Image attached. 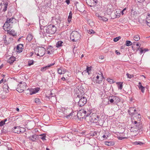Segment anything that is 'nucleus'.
Instances as JSON below:
<instances>
[{
  "instance_id": "2eb2a0df",
  "label": "nucleus",
  "mask_w": 150,
  "mask_h": 150,
  "mask_svg": "<svg viewBox=\"0 0 150 150\" xmlns=\"http://www.w3.org/2000/svg\"><path fill=\"white\" fill-rule=\"evenodd\" d=\"M13 40V38L11 37H7L6 39L5 40V42H4V43L5 45H6L12 42Z\"/></svg>"
},
{
  "instance_id": "a18cd8bd",
  "label": "nucleus",
  "mask_w": 150,
  "mask_h": 150,
  "mask_svg": "<svg viewBox=\"0 0 150 150\" xmlns=\"http://www.w3.org/2000/svg\"><path fill=\"white\" fill-rule=\"evenodd\" d=\"M5 127H4L1 130V133H6L7 132V131L6 130Z\"/></svg>"
},
{
  "instance_id": "8fccbe9b",
  "label": "nucleus",
  "mask_w": 150,
  "mask_h": 150,
  "mask_svg": "<svg viewBox=\"0 0 150 150\" xmlns=\"http://www.w3.org/2000/svg\"><path fill=\"white\" fill-rule=\"evenodd\" d=\"M127 78L130 79L133 77V75L129 74L128 73H127Z\"/></svg>"
},
{
  "instance_id": "f03ea898",
  "label": "nucleus",
  "mask_w": 150,
  "mask_h": 150,
  "mask_svg": "<svg viewBox=\"0 0 150 150\" xmlns=\"http://www.w3.org/2000/svg\"><path fill=\"white\" fill-rule=\"evenodd\" d=\"M80 34L77 31H74L72 32L70 35L71 40L73 42H76L79 40L81 37Z\"/></svg>"
},
{
  "instance_id": "680f3d73",
  "label": "nucleus",
  "mask_w": 150,
  "mask_h": 150,
  "mask_svg": "<svg viewBox=\"0 0 150 150\" xmlns=\"http://www.w3.org/2000/svg\"><path fill=\"white\" fill-rule=\"evenodd\" d=\"M115 52L116 53V54L117 55H119L120 54V53L117 50H115Z\"/></svg>"
},
{
  "instance_id": "49530a36",
  "label": "nucleus",
  "mask_w": 150,
  "mask_h": 150,
  "mask_svg": "<svg viewBox=\"0 0 150 150\" xmlns=\"http://www.w3.org/2000/svg\"><path fill=\"white\" fill-rule=\"evenodd\" d=\"M81 7H83V8H79V11L81 12H83L85 10H84V6L83 5H81Z\"/></svg>"
},
{
  "instance_id": "b1692460",
  "label": "nucleus",
  "mask_w": 150,
  "mask_h": 150,
  "mask_svg": "<svg viewBox=\"0 0 150 150\" xmlns=\"http://www.w3.org/2000/svg\"><path fill=\"white\" fill-rule=\"evenodd\" d=\"M66 72V70H64L62 68H59L58 70V73L60 74H64Z\"/></svg>"
},
{
  "instance_id": "e2e57ef3",
  "label": "nucleus",
  "mask_w": 150,
  "mask_h": 150,
  "mask_svg": "<svg viewBox=\"0 0 150 150\" xmlns=\"http://www.w3.org/2000/svg\"><path fill=\"white\" fill-rule=\"evenodd\" d=\"M139 3H142L145 0H136Z\"/></svg>"
},
{
  "instance_id": "f704fd0d",
  "label": "nucleus",
  "mask_w": 150,
  "mask_h": 150,
  "mask_svg": "<svg viewBox=\"0 0 150 150\" xmlns=\"http://www.w3.org/2000/svg\"><path fill=\"white\" fill-rule=\"evenodd\" d=\"M7 119H5L0 122V126H2L5 124V122L6 121Z\"/></svg>"
},
{
  "instance_id": "20e7f679",
  "label": "nucleus",
  "mask_w": 150,
  "mask_h": 150,
  "mask_svg": "<svg viewBox=\"0 0 150 150\" xmlns=\"http://www.w3.org/2000/svg\"><path fill=\"white\" fill-rule=\"evenodd\" d=\"M84 93H81V95H77V97L79 98V100L78 102V105L80 107H82L84 106L86 103L87 99L86 98L84 97H82V94H83Z\"/></svg>"
},
{
  "instance_id": "69168bd1",
  "label": "nucleus",
  "mask_w": 150,
  "mask_h": 150,
  "mask_svg": "<svg viewBox=\"0 0 150 150\" xmlns=\"http://www.w3.org/2000/svg\"><path fill=\"white\" fill-rule=\"evenodd\" d=\"M65 2L67 4H69L70 3V0H66Z\"/></svg>"
},
{
  "instance_id": "3c124183",
  "label": "nucleus",
  "mask_w": 150,
  "mask_h": 150,
  "mask_svg": "<svg viewBox=\"0 0 150 150\" xmlns=\"http://www.w3.org/2000/svg\"><path fill=\"white\" fill-rule=\"evenodd\" d=\"M72 13L71 11H70L69 13V15L68 16V18H72Z\"/></svg>"
},
{
  "instance_id": "a211bd4d",
  "label": "nucleus",
  "mask_w": 150,
  "mask_h": 150,
  "mask_svg": "<svg viewBox=\"0 0 150 150\" xmlns=\"http://www.w3.org/2000/svg\"><path fill=\"white\" fill-rule=\"evenodd\" d=\"M54 64V63L52 64L49 65H47L45 67H41L40 69L41 71H45L47 69L49 68L50 67L53 65Z\"/></svg>"
},
{
  "instance_id": "72a5a7b5",
  "label": "nucleus",
  "mask_w": 150,
  "mask_h": 150,
  "mask_svg": "<svg viewBox=\"0 0 150 150\" xmlns=\"http://www.w3.org/2000/svg\"><path fill=\"white\" fill-rule=\"evenodd\" d=\"M134 39L135 41H138L140 39V37L138 35H136L134 36Z\"/></svg>"
},
{
  "instance_id": "9b49d317",
  "label": "nucleus",
  "mask_w": 150,
  "mask_h": 150,
  "mask_svg": "<svg viewBox=\"0 0 150 150\" xmlns=\"http://www.w3.org/2000/svg\"><path fill=\"white\" fill-rule=\"evenodd\" d=\"M136 109L134 107H131L129 108L128 110V112L129 113L130 115L132 116H133L134 115L137 113L136 112Z\"/></svg>"
},
{
  "instance_id": "a878e982",
  "label": "nucleus",
  "mask_w": 150,
  "mask_h": 150,
  "mask_svg": "<svg viewBox=\"0 0 150 150\" xmlns=\"http://www.w3.org/2000/svg\"><path fill=\"white\" fill-rule=\"evenodd\" d=\"M9 30L8 33L10 35H12L13 36H15L16 35V33L14 30H12L10 31Z\"/></svg>"
},
{
  "instance_id": "09e8293b",
  "label": "nucleus",
  "mask_w": 150,
  "mask_h": 150,
  "mask_svg": "<svg viewBox=\"0 0 150 150\" xmlns=\"http://www.w3.org/2000/svg\"><path fill=\"white\" fill-rule=\"evenodd\" d=\"M33 64V60L29 61L28 62V65L29 66Z\"/></svg>"
},
{
  "instance_id": "7ed1b4c3",
  "label": "nucleus",
  "mask_w": 150,
  "mask_h": 150,
  "mask_svg": "<svg viewBox=\"0 0 150 150\" xmlns=\"http://www.w3.org/2000/svg\"><path fill=\"white\" fill-rule=\"evenodd\" d=\"M56 28L54 25H49L46 27V32L50 34H54L56 31Z\"/></svg>"
},
{
  "instance_id": "423d86ee",
  "label": "nucleus",
  "mask_w": 150,
  "mask_h": 150,
  "mask_svg": "<svg viewBox=\"0 0 150 150\" xmlns=\"http://www.w3.org/2000/svg\"><path fill=\"white\" fill-rule=\"evenodd\" d=\"M26 84L25 82H21L18 85L16 90L19 92H22L26 89Z\"/></svg>"
},
{
  "instance_id": "6e6552de",
  "label": "nucleus",
  "mask_w": 150,
  "mask_h": 150,
  "mask_svg": "<svg viewBox=\"0 0 150 150\" xmlns=\"http://www.w3.org/2000/svg\"><path fill=\"white\" fill-rule=\"evenodd\" d=\"M100 73V74H98L100 75V77H101V78H100L99 76L98 75L96 77V79L94 78L93 79V81H94L95 80L96 83L98 84L100 83L102 81V78H104L103 73L101 72Z\"/></svg>"
},
{
  "instance_id": "4c0bfd02",
  "label": "nucleus",
  "mask_w": 150,
  "mask_h": 150,
  "mask_svg": "<svg viewBox=\"0 0 150 150\" xmlns=\"http://www.w3.org/2000/svg\"><path fill=\"white\" fill-rule=\"evenodd\" d=\"M25 131V129L21 127H19V133L20 132L23 133Z\"/></svg>"
},
{
  "instance_id": "9d476101",
  "label": "nucleus",
  "mask_w": 150,
  "mask_h": 150,
  "mask_svg": "<svg viewBox=\"0 0 150 150\" xmlns=\"http://www.w3.org/2000/svg\"><path fill=\"white\" fill-rule=\"evenodd\" d=\"M12 25L11 24H10L8 22H7V20H6L3 26L4 29L5 30L8 31H9V30H10V28L12 27Z\"/></svg>"
},
{
  "instance_id": "393cba45",
  "label": "nucleus",
  "mask_w": 150,
  "mask_h": 150,
  "mask_svg": "<svg viewBox=\"0 0 150 150\" xmlns=\"http://www.w3.org/2000/svg\"><path fill=\"white\" fill-rule=\"evenodd\" d=\"M143 23L144 24H146L148 26L150 27V20L148 19V18H146V20H144Z\"/></svg>"
},
{
  "instance_id": "5fc2aeb1",
  "label": "nucleus",
  "mask_w": 150,
  "mask_h": 150,
  "mask_svg": "<svg viewBox=\"0 0 150 150\" xmlns=\"http://www.w3.org/2000/svg\"><path fill=\"white\" fill-rule=\"evenodd\" d=\"M107 81L110 83H112L113 82V80L110 79H108Z\"/></svg>"
},
{
  "instance_id": "412c9836",
  "label": "nucleus",
  "mask_w": 150,
  "mask_h": 150,
  "mask_svg": "<svg viewBox=\"0 0 150 150\" xmlns=\"http://www.w3.org/2000/svg\"><path fill=\"white\" fill-rule=\"evenodd\" d=\"M19 127H14L12 129V131L13 132L16 133H19Z\"/></svg>"
},
{
  "instance_id": "bb28decb",
  "label": "nucleus",
  "mask_w": 150,
  "mask_h": 150,
  "mask_svg": "<svg viewBox=\"0 0 150 150\" xmlns=\"http://www.w3.org/2000/svg\"><path fill=\"white\" fill-rule=\"evenodd\" d=\"M105 145L108 146H112L114 144V143L112 142H107L106 141L105 142Z\"/></svg>"
},
{
  "instance_id": "4468645a",
  "label": "nucleus",
  "mask_w": 150,
  "mask_h": 150,
  "mask_svg": "<svg viewBox=\"0 0 150 150\" xmlns=\"http://www.w3.org/2000/svg\"><path fill=\"white\" fill-rule=\"evenodd\" d=\"M39 24L40 28V29L42 30V27H45L46 25V23L43 20H40L39 21Z\"/></svg>"
},
{
  "instance_id": "de8ad7c7",
  "label": "nucleus",
  "mask_w": 150,
  "mask_h": 150,
  "mask_svg": "<svg viewBox=\"0 0 150 150\" xmlns=\"http://www.w3.org/2000/svg\"><path fill=\"white\" fill-rule=\"evenodd\" d=\"M91 67H87L86 69V71L87 73H88V74H89V72L91 71Z\"/></svg>"
},
{
  "instance_id": "f257e3e1",
  "label": "nucleus",
  "mask_w": 150,
  "mask_h": 150,
  "mask_svg": "<svg viewBox=\"0 0 150 150\" xmlns=\"http://www.w3.org/2000/svg\"><path fill=\"white\" fill-rule=\"evenodd\" d=\"M99 116L97 115L95 113H93L91 115L87 117L86 118V120L89 123H99Z\"/></svg>"
},
{
  "instance_id": "774afa93",
  "label": "nucleus",
  "mask_w": 150,
  "mask_h": 150,
  "mask_svg": "<svg viewBox=\"0 0 150 150\" xmlns=\"http://www.w3.org/2000/svg\"><path fill=\"white\" fill-rule=\"evenodd\" d=\"M144 51V50L142 49H142L140 51V54H141L142 53H143Z\"/></svg>"
},
{
  "instance_id": "338daca9",
  "label": "nucleus",
  "mask_w": 150,
  "mask_h": 150,
  "mask_svg": "<svg viewBox=\"0 0 150 150\" xmlns=\"http://www.w3.org/2000/svg\"><path fill=\"white\" fill-rule=\"evenodd\" d=\"M4 87H5V88H6V87H7V89H8V88H9V87L8 86V85L7 84H5L4 85Z\"/></svg>"
},
{
  "instance_id": "cd10ccee",
  "label": "nucleus",
  "mask_w": 150,
  "mask_h": 150,
  "mask_svg": "<svg viewBox=\"0 0 150 150\" xmlns=\"http://www.w3.org/2000/svg\"><path fill=\"white\" fill-rule=\"evenodd\" d=\"M132 144L134 145H139L140 146H142L143 145L144 143L142 142L139 141H137L136 142H132Z\"/></svg>"
},
{
  "instance_id": "0eeeda50",
  "label": "nucleus",
  "mask_w": 150,
  "mask_h": 150,
  "mask_svg": "<svg viewBox=\"0 0 150 150\" xmlns=\"http://www.w3.org/2000/svg\"><path fill=\"white\" fill-rule=\"evenodd\" d=\"M46 50L43 47H40L38 49V53L37 56L40 57L43 56L45 53Z\"/></svg>"
},
{
  "instance_id": "bf43d9fd",
  "label": "nucleus",
  "mask_w": 150,
  "mask_h": 150,
  "mask_svg": "<svg viewBox=\"0 0 150 150\" xmlns=\"http://www.w3.org/2000/svg\"><path fill=\"white\" fill-rule=\"evenodd\" d=\"M71 18H67V24H69L71 22Z\"/></svg>"
},
{
  "instance_id": "ea45409f",
  "label": "nucleus",
  "mask_w": 150,
  "mask_h": 150,
  "mask_svg": "<svg viewBox=\"0 0 150 150\" xmlns=\"http://www.w3.org/2000/svg\"><path fill=\"white\" fill-rule=\"evenodd\" d=\"M121 38V37L120 36L114 38L113 41L115 42H117Z\"/></svg>"
},
{
  "instance_id": "c9c22d12",
  "label": "nucleus",
  "mask_w": 150,
  "mask_h": 150,
  "mask_svg": "<svg viewBox=\"0 0 150 150\" xmlns=\"http://www.w3.org/2000/svg\"><path fill=\"white\" fill-rule=\"evenodd\" d=\"M126 45L127 46H129L131 45L132 44V42L130 41L127 40L126 41Z\"/></svg>"
},
{
  "instance_id": "ddd939ff",
  "label": "nucleus",
  "mask_w": 150,
  "mask_h": 150,
  "mask_svg": "<svg viewBox=\"0 0 150 150\" xmlns=\"http://www.w3.org/2000/svg\"><path fill=\"white\" fill-rule=\"evenodd\" d=\"M7 22H8L10 24H13L16 23L17 20L14 18H8L7 19Z\"/></svg>"
},
{
  "instance_id": "c85d7f7f",
  "label": "nucleus",
  "mask_w": 150,
  "mask_h": 150,
  "mask_svg": "<svg viewBox=\"0 0 150 150\" xmlns=\"http://www.w3.org/2000/svg\"><path fill=\"white\" fill-rule=\"evenodd\" d=\"M63 43V42L62 41H59L57 42L56 44L57 47L59 48L62 46V44Z\"/></svg>"
},
{
  "instance_id": "603ef678",
  "label": "nucleus",
  "mask_w": 150,
  "mask_h": 150,
  "mask_svg": "<svg viewBox=\"0 0 150 150\" xmlns=\"http://www.w3.org/2000/svg\"><path fill=\"white\" fill-rule=\"evenodd\" d=\"M35 102L36 103H38L40 102V99L38 98H35Z\"/></svg>"
},
{
  "instance_id": "c03bdc74",
  "label": "nucleus",
  "mask_w": 150,
  "mask_h": 150,
  "mask_svg": "<svg viewBox=\"0 0 150 150\" xmlns=\"http://www.w3.org/2000/svg\"><path fill=\"white\" fill-rule=\"evenodd\" d=\"M117 138L118 139L120 140H122L125 139H127V138L125 137H118Z\"/></svg>"
},
{
  "instance_id": "7c9ffc66",
  "label": "nucleus",
  "mask_w": 150,
  "mask_h": 150,
  "mask_svg": "<svg viewBox=\"0 0 150 150\" xmlns=\"http://www.w3.org/2000/svg\"><path fill=\"white\" fill-rule=\"evenodd\" d=\"M29 139L30 140H31L33 142L35 141L36 139V136L35 135H33L29 137Z\"/></svg>"
},
{
  "instance_id": "aec40b11",
  "label": "nucleus",
  "mask_w": 150,
  "mask_h": 150,
  "mask_svg": "<svg viewBox=\"0 0 150 150\" xmlns=\"http://www.w3.org/2000/svg\"><path fill=\"white\" fill-rule=\"evenodd\" d=\"M16 60V59L14 57H11L8 58L7 62L9 63L10 64H12Z\"/></svg>"
},
{
  "instance_id": "f8f14e48",
  "label": "nucleus",
  "mask_w": 150,
  "mask_h": 150,
  "mask_svg": "<svg viewBox=\"0 0 150 150\" xmlns=\"http://www.w3.org/2000/svg\"><path fill=\"white\" fill-rule=\"evenodd\" d=\"M71 110L70 109H64V114L67 115L65 117L69 118L70 117L72 114L71 113Z\"/></svg>"
},
{
  "instance_id": "6e6d98bb",
  "label": "nucleus",
  "mask_w": 150,
  "mask_h": 150,
  "mask_svg": "<svg viewBox=\"0 0 150 150\" xmlns=\"http://www.w3.org/2000/svg\"><path fill=\"white\" fill-rule=\"evenodd\" d=\"M6 39L7 38L6 35H4L3 37V40L4 41V42H5V41Z\"/></svg>"
},
{
  "instance_id": "4d7b16f0",
  "label": "nucleus",
  "mask_w": 150,
  "mask_h": 150,
  "mask_svg": "<svg viewBox=\"0 0 150 150\" xmlns=\"http://www.w3.org/2000/svg\"><path fill=\"white\" fill-rule=\"evenodd\" d=\"M50 95L51 96H49L48 97V98L50 99V98H51L52 97H53L55 96V94L52 93V92L50 93Z\"/></svg>"
},
{
  "instance_id": "a19ab883",
  "label": "nucleus",
  "mask_w": 150,
  "mask_h": 150,
  "mask_svg": "<svg viewBox=\"0 0 150 150\" xmlns=\"http://www.w3.org/2000/svg\"><path fill=\"white\" fill-rule=\"evenodd\" d=\"M88 33L91 34H93L95 33V32L92 30H88Z\"/></svg>"
},
{
  "instance_id": "6ab92c4d",
  "label": "nucleus",
  "mask_w": 150,
  "mask_h": 150,
  "mask_svg": "<svg viewBox=\"0 0 150 150\" xmlns=\"http://www.w3.org/2000/svg\"><path fill=\"white\" fill-rule=\"evenodd\" d=\"M112 98H113L115 103H117L120 101V99L118 96H112Z\"/></svg>"
},
{
  "instance_id": "79ce46f5",
  "label": "nucleus",
  "mask_w": 150,
  "mask_h": 150,
  "mask_svg": "<svg viewBox=\"0 0 150 150\" xmlns=\"http://www.w3.org/2000/svg\"><path fill=\"white\" fill-rule=\"evenodd\" d=\"M109 99V100L110 102L111 103H113L114 102V103L113 98H112V96H111V97H110Z\"/></svg>"
},
{
  "instance_id": "864d4df0",
  "label": "nucleus",
  "mask_w": 150,
  "mask_h": 150,
  "mask_svg": "<svg viewBox=\"0 0 150 150\" xmlns=\"http://www.w3.org/2000/svg\"><path fill=\"white\" fill-rule=\"evenodd\" d=\"M126 10V8H125L121 12V13L122 14V15H123L125 14L124 11H125Z\"/></svg>"
},
{
  "instance_id": "c756f323",
  "label": "nucleus",
  "mask_w": 150,
  "mask_h": 150,
  "mask_svg": "<svg viewBox=\"0 0 150 150\" xmlns=\"http://www.w3.org/2000/svg\"><path fill=\"white\" fill-rule=\"evenodd\" d=\"M138 130L136 129L131 132V134L133 136H135L138 134Z\"/></svg>"
},
{
  "instance_id": "2f4dec72",
  "label": "nucleus",
  "mask_w": 150,
  "mask_h": 150,
  "mask_svg": "<svg viewBox=\"0 0 150 150\" xmlns=\"http://www.w3.org/2000/svg\"><path fill=\"white\" fill-rule=\"evenodd\" d=\"M117 86L119 89L121 90L122 88V83L121 82L117 83Z\"/></svg>"
},
{
  "instance_id": "052dcab7",
  "label": "nucleus",
  "mask_w": 150,
  "mask_h": 150,
  "mask_svg": "<svg viewBox=\"0 0 150 150\" xmlns=\"http://www.w3.org/2000/svg\"><path fill=\"white\" fill-rule=\"evenodd\" d=\"M35 93V90H34V89H33V91H31V92L30 93V95H32L33 94H35V93Z\"/></svg>"
},
{
  "instance_id": "58836bf2",
  "label": "nucleus",
  "mask_w": 150,
  "mask_h": 150,
  "mask_svg": "<svg viewBox=\"0 0 150 150\" xmlns=\"http://www.w3.org/2000/svg\"><path fill=\"white\" fill-rule=\"evenodd\" d=\"M40 138L41 139H42L43 141L45 140H46L45 139V135L44 134H41L40 135Z\"/></svg>"
},
{
  "instance_id": "4be33fe9",
  "label": "nucleus",
  "mask_w": 150,
  "mask_h": 150,
  "mask_svg": "<svg viewBox=\"0 0 150 150\" xmlns=\"http://www.w3.org/2000/svg\"><path fill=\"white\" fill-rule=\"evenodd\" d=\"M138 84V86L139 89L141 90L142 93H144L145 90V88L142 85L140 82H139Z\"/></svg>"
},
{
  "instance_id": "f3484780",
  "label": "nucleus",
  "mask_w": 150,
  "mask_h": 150,
  "mask_svg": "<svg viewBox=\"0 0 150 150\" xmlns=\"http://www.w3.org/2000/svg\"><path fill=\"white\" fill-rule=\"evenodd\" d=\"M1 7L4 6L3 9V11H5L7 10V7L8 5V3L7 2H5L3 4L1 3Z\"/></svg>"
},
{
  "instance_id": "0e129e2a",
  "label": "nucleus",
  "mask_w": 150,
  "mask_h": 150,
  "mask_svg": "<svg viewBox=\"0 0 150 150\" xmlns=\"http://www.w3.org/2000/svg\"><path fill=\"white\" fill-rule=\"evenodd\" d=\"M99 58L100 59H104V56H103L101 55V56H99Z\"/></svg>"
},
{
  "instance_id": "1a4fd4ad",
  "label": "nucleus",
  "mask_w": 150,
  "mask_h": 150,
  "mask_svg": "<svg viewBox=\"0 0 150 150\" xmlns=\"http://www.w3.org/2000/svg\"><path fill=\"white\" fill-rule=\"evenodd\" d=\"M86 3L90 7L96 5L97 3V0H86Z\"/></svg>"
},
{
  "instance_id": "473e14b6",
  "label": "nucleus",
  "mask_w": 150,
  "mask_h": 150,
  "mask_svg": "<svg viewBox=\"0 0 150 150\" xmlns=\"http://www.w3.org/2000/svg\"><path fill=\"white\" fill-rule=\"evenodd\" d=\"M99 20H101L105 21H107L108 20L107 18L103 16L100 17H99Z\"/></svg>"
},
{
  "instance_id": "e433bc0d",
  "label": "nucleus",
  "mask_w": 150,
  "mask_h": 150,
  "mask_svg": "<svg viewBox=\"0 0 150 150\" xmlns=\"http://www.w3.org/2000/svg\"><path fill=\"white\" fill-rule=\"evenodd\" d=\"M135 126L136 128H137L136 129H137V130L141 128V125H140L139 123H137Z\"/></svg>"
},
{
  "instance_id": "13d9d810",
  "label": "nucleus",
  "mask_w": 150,
  "mask_h": 150,
  "mask_svg": "<svg viewBox=\"0 0 150 150\" xmlns=\"http://www.w3.org/2000/svg\"><path fill=\"white\" fill-rule=\"evenodd\" d=\"M35 91V93H36L38 92L40 90L39 88H35L34 89Z\"/></svg>"
},
{
  "instance_id": "5701e85b",
  "label": "nucleus",
  "mask_w": 150,
  "mask_h": 150,
  "mask_svg": "<svg viewBox=\"0 0 150 150\" xmlns=\"http://www.w3.org/2000/svg\"><path fill=\"white\" fill-rule=\"evenodd\" d=\"M33 38V36L31 34H28L26 38V40L30 42L31 41Z\"/></svg>"
},
{
  "instance_id": "37998d69",
  "label": "nucleus",
  "mask_w": 150,
  "mask_h": 150,
  "mask_svg": "<svg viewBox=\"0 0 150 150\" xmlns=\"http://www.w3.org/2000/svg\"><path fill=\"white\" fill-rule=\"evenodd\" d=\"M99 134L98 132L96 131H95L93 132V135H92V136H98Z\"/></svg>"
},
{
  "instance_id": "dca6fc26",
  "label": "nucleus",
  "mask_w": 150,
  "mask_h": 150,
  "mask_svg": "<svg viewBox=\"0 0 150 150\" xmlns=\"http://www.w3.org/2000/svg\"><path fill=\"white\" fill-rule=\"evenodd\" d=\"M23 47V45L22 44H20L18 45L16 47V52L19 53L21 52L23 50L22 48Z\"/></svg>"
},
{
  "instance_id": "39448f33",
  "label": "nucleus",
  "mask_w": 150,
  "mask_h": 150,
  "mask_svg": "<svg viewBox=\"0 0 150 150\" xmlns=\"http://www.w3.org/2000/svg\"><path fill=\"white\" fill-rule=\"evenodd\" d=\"M92 112L91 110H88V109L86 110L82 109L79 111L78 114L80 115V114L81 113L82 115H83L85 117V119L86 120V118L87 117H89L90 115L91 114Z\"/></svg>"
}]
</instances>
